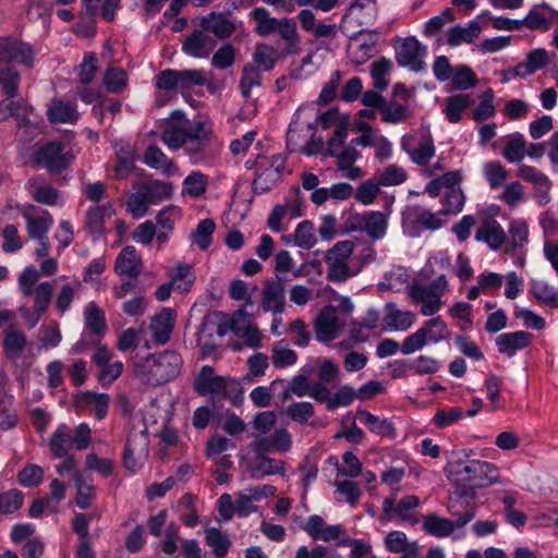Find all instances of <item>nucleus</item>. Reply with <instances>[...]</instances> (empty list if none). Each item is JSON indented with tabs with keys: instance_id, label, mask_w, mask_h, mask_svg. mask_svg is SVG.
<instances>
[{
	"instance_id": "nucleus-43",
	"label": "nucleus",
	"mask_w": 558,
	"mask_h": 558,
	"mask_svg": "<svg viewBox=\"0 0 558 558\" xmlns=\"http://www.w3.org/2000/svg\"><path fill=\"white\" fill-rule=\"evenodd\" d=\"M462 499H458L454 495L450 497V504L448 507L449 512L458 517L456 521H453L454 527H463L465 526L476 514V504L474 500L468 501L465 505V511L461 514L458 510V505Z\"/></svg>"
},
{
	"instance_id": "nucleus-15",
	"label": "nucleus",
	"mask_w": 558,
	"mask_h": 558,
	"mask_svg": "<svg viewBox=\"0 0 558 558\" xmlns=\"http://www.w3.org/2000/svg\"><path fill=\"white\" fill-rule=\"evenodd\" d=\"M338 318L332 306L324 307L315 320L316 339L320 342H329L335 339Z\"/></svg>"
},
{
	"instance_id": "nucleus-25",
	"label": "nucleus",
	"mask_w": 558,
	"mask_h": 558,
	"mask_svg": "<svg viewBox=\"0 0 558 558\" xmlns=\"http://www.w3.org/2000/svg\"><path fill=\"white\" fill-rule=\"evenodd\" d=\"M481 26L476 22H471L468 27L456 25L447 33V43L450 46H458L461 43L471 44L480 36Z\"/></svg>"
},
{
	"instance_id": "nucleus-42",
	"label": "nucleus",
	"mask_w": 558,
	"mask_h": 558,
	"mask_svg": "<svg viewBox=\"0 0 558 558\" xmlns=\"http://www.w3.org/2000/svg\"><path fill=\"white\" fill-rule=\"evenodd\" d=\"M510 241L506 247V253H510L524 245L529 239V228L523 220H512L509 226Z\"/></svg>"
},
{
	"instance_id": "nucleus-20",
	"label": "nucleus",
	"mask_w": 558,
	"mask_h": 558,
	"mask_svg": "<svg viewBox=\"0 0 558 558\" xmlns=\"http://www.w3.org/2000/svg\"><path fill=\"white\" fill-rule=\"evenodd\" d=\"M144 162L153 168L161 170L166 175H172L178 171L175 163L168 159L163 151L157 145H149L144 154Z\"/></svg>"
},
{
	"instance_id": "nucleus-47",
	"label": "nucleus",
	"mask_w": 558,
	"mask_h": 558,
	"mask_svg": "<svg viewBox=\"0 0 558 558\" xmlns=\"http://www.w3.org/2000/svg\"><path fill=\"white\" fill-rule=\"evenodd\" d=\"M353 250L354 243L350 240L337 242L331 248L327 251L325 262L348 264L347 262L352 255Z\"/></svg>"
},
{
	"instance_id": "nucleus-44",
	"label": "nucleus",
	"mask_w": 558,
	"mask_h": 558,
	"mask_svg": "<svg viewBox=\"0 0 558 558\" xmlns=\"http://www.w3.org/2000/svg\"><path fill=\"white\" fill-rule=\"evenodd\" d=\"M483 171L490 189L493 190L502 186L508 178L507 169L499 161L486 162Z\"/></svg>"
},
{
	"instance_id": "nucleus-33",
	"label": "nucleus",
	"mask_w": 558,
	"mask_h": 558,
	"mask_svg": "<svg viewBox=\"0 0 558 558\" xmlns=\"http://www.w3.org/2000/svg\"><path fill=\"white\" fill-rule=\"evenodd\" d=\"M73 438L66 432L65 426L59 427L49 440V448L56 458L66 457L69 450L73 447Z\"/></svg>"
},
{
	"instance_id": "nucleus-60",
	"label": "nucleus",
	"mask_w": 558,
	"mask_h": 558,
	"mask_svg": "<svg viewBox=\"0 0 558 558\" xmlns=\"http://www.w3.org/2000/svg\"><path fill=\"white\" fill-rule=\"evenodd\" d=\"M178 76L179 88L182 92L206 84V77L202 70H178Z\"/></svg>"
},
{
	"instance_id": "nucleus-54",
	"label": "nucleus",
	"mask_w": 558,
	"mask_h": 558,
	"mask_svg": "<svg viewBox=\"0 0 558 558\" xmlns=\"http://www.w3.org/2000/svg\"><path fill=\"white\" fill-rule=\"evenodd\" d=\"M452 84L458 90H465L476 86L477 78L468 65H458L452 75Z\"/></svg>"
},
{
	"instance_id": "nucleus-8",
	"label": "nucleus",
	"mask_w": 558,
	"mask_h": 558,
	"mask_svg": "<svg viewBox=\"0 0 558 558\" xmlns=\"http://www.w3.org/2000/svg\"><path fill=\"white\" fill-rule=\"evenodd\" d=\"M284 292V284L280 277L266 279L262 291V308L264 312L282 313L286 307Z\"/></svg>"
},
{
	"instance_id": "nucleus-17",
	"label": "nucleus",
	"mask_w": 558,
	"mask_h": 558,
	"mask_svg": "<svg viewBox=\"0 0 558 558\" xmlns=\"http://www.w3.org/2000/svg\"><path fill=\"white\" fill-rule=\"evenodd\" d=\"M254 453L255 457L248 465L253 477L259 478L272 474H284V461L269 458L267 453Z\"/></svg>"
},
{
	"instance_id": "nucleus-14",
	"label": "nucleus",
	"mask_w": 558,
	"mask_h": 558,
	"mask_svg": "<svg viewBox=\"0 0 558 558\" xmlns=\"http://www.w3.org/2000/svg\"><path fill=\"white\" fill-rule=\"evenodd\" d=\"M534 336L527 331L507 332L496 338V345L500 353L513 356L518 350L530 345Z\"/></svg>"
},
{
	"instance_id": "nucleus-1",
	"label": "nucleus",
	"mask_w": 558,
	"mask_h": 558,
	"mask_svg": "<svg viewBox=\"0 0 558 558\" xmlns=\"http://www.w3.org/2000/svg\"><path fill=\"white\" fill-rule=\"evenodd\" d=\"M445 472L456 486L453 495L458 499L475 500L477 489L488 487L499 478V470L492 463L481 460H454L448 462Z\"/></svg>"
},
{
	"instance_id": "nucleus-36",
	"label": "nucleus",
	"mask_w": 558,
	"mask_h": 558,
	"mask_svg": "<svg viewBox=\"0 0 558 558\" xmlns=\"http://www.w3.org/2000/svg\"><path fill=\"white\" fill-rule=\"evenodd\" d=\"M277 59V50L267 44H258L253 53L254 65L263 71L272 70Z\"/></svg>"
},
{
	"instance_id": "nucleus-56",
	"label": "nucleus",
	"mask_w": 558,
	"mask_h": 558,
	"mask_svg": "<svg viewBox=\"0 0 558 558\" xmlns=\"http://www.w3.org/2000/svg\"><path fill=\"white\" fill-rule=\"evenodd\" d=\"M20 73L12 66L0 68V84L4 94L12 98L17 95Z\"/></svg>"
},
{
	"instance_id": "nucleus-30",
	"label": "nucleus",
	"mask_w": 558,
	"mask_h": 558,
	"mask_svg": "<svg viewBox=\"0 0 558 558\" xmlns=\"http://www.w3.org/2000/svg\"><path fill=\"white\" fill-rule=\"evenodd\" d=\"M140 186L144 191L150 204H155L163 198L170 197L173 191L172 183L159 180L146 181Z\"/></svg>"
},
{
	"instance_id": "nucleus-4",
	"label": "nucleus",
	"mask_w": 558,
	"mask_h": 558,
	"mask_svg": "<svg viewBox=\"0 0 558 558\" xmlns=\"http://www.w3.org/2000/svg\"><path fill=\"white\" fill-rule=\"evenodd\" d=\"M73 159V155L62 143L50 142L35 153V162L45 167L50 174H60Z\"/></svg>"
},
{
	"instance_id": "nucleus-63",
	"label": "nucleus",
	"mask_w": 558,
	"mask_h": 558,
	"mask_svg": "<svg viewBox=\"0 0 558 558\" xmlns=\"http://www.w3.org/2000/svg\"><path fill=\"white\" fill-rule=\"evenodd\" d=\"M44 478V470L36 464H27L17 474L19 483L25 487H36Z\"/></svg>"
},
{
	"instance_id": "nucleus-49",
	"label": "nucleus",
	"mask_w": 558,
	"mask_h": 558,
	"mask_svg": "<svg viewBox=\"0 0 558 558\" xmlns=\"http://www.w3.org/2000/svg\"><path fill=\"white\" fill-rule=\"evenodd\" d=\"M183 185L186 194L199 197L206 192L208 178L199 171H193L184 179Z\"/></svg>"
},
{
	"instance_id": "nucleus-7",
	"label": "nucleus",
	"mask_w": 558,
	"mask_h": 558,
	"mask_svg": "<svg viewBox=\"0 0 558 558\" xmlns=\"http://www.w3.org/2000/svg\"><path fill=\"white\" fill-rule=\"evenodd\" d=\"M292 446L290 433L286 428L276 429L269 436L256 437L248 447L253 452L271 453L287 452Z\"/></svg>"
},
{
	"instance_id": "nucleus-27",
	"label": "nucleus",
	"mask_w": 558,
	"mask_h": 558,
	"mask_svg": "<svg viewBox=\"0 0 558 558\" xmlns=\"http://www.w3.org/2000/svg\"><path fill=\"white\" fill-rule=\"evenodd\" d=\"M438 215L440 214H433L430 210L420 206H413L409 208V217L411 218V222L427 230H437L441 228L444 222L438 218Z\"/></svg>"
},
{
	"instance_id": "nucleus-51",
	"label": "nucleus",
	"mask_w": 558,
	"mask_h": 558,
	"mask_svg": "<svg viewBox=\"0 0 558 558\" xmlns=\"http://www.w3.org/2000/svg\"><path fill=\"white\" fill-rule=\"evenodd\" d=\"M262 83V75L256 68V65L252 63H247L243 68L242 77L240 81V89L242 95L245 98L251 96V89L254 86H259Z\"/></svg>"
},
{
	"instance_id": "nucleus-41",
	"label": "nucleus",
	"mask_w": 558,
	"mask_h": 558,
	"mask_svg": "<svg viewBox=\"0 0 558 558\" xmlns=\"http://www.w3.org/2000/svg\"><path fill=\"white\" fill-rule=\"evenodd\" d=\"M363 228L372 239L377 240L385 234L387 229V220L383 213H368L363 217Z\"/></svg>"
},
{
	"instance_id": "nucleus-64",
	"label": "nucleus",
	"mask_w": 558,
	"mask_h": 558,
	"mask_svg": "<svg viewBox=\"0 0 558 558\" xmlns=\"http://www.w3.org/2000/svg\"><path fill=\"white\" fill-rule=\"evenodd\" d=\"M149 204L150 203H149L147 196L145 195L144 191L140 186L135 193L130 195L128 203H126V207H128V210L135 218H140V217L145 216Z\"/></svg>"
},
{
	"instance_id": "nucleus-26",
	"label": "nucleus",
	"mask_w": 558,
	"mask_h": 558,
	"mask_svg": "<svg viewBox=\"0 0 558 558\" xmlns=\"http://www.w3.org/2000/svg\"><path fill=\"white\" fill-rule=\"evenodd\" d=\"M517 175L522 180L532 183L541 193L547 194L550 190L551 182L548 177L534 167L521 165L517 170Z\"/></svg>"
},
{
	"instance_id": "nucleus-37",
	"label": "nucleus",
	"mask_w": 558,
	"mask_h": 558,
	"mask_svg": "<svg viewBox=\"0 0 558 558\" xmlns=\"http://www.w3.org/2000/svg\"><path fill=\"white\" fill-rule=\"evenodd\" d=\"M25 335L14 326H9L3 339V351L5 355L20 354L26 347Z\"/></svg>"
},
{
	"instance_id": "nucleus-29",
	"label": "nucleus",
	"mask_w": 558,
	"mask_h": 558,
	"mask_svg": "<svg viewBox=\"0 0 558 558\" xmlns=\"http://www.w3.org/2000/svg\"><path fill=\"white\" fill-rule=\"evenodd\" d=\"M48 119L51 123L74 122L78 119V113L75 106L56 100L48 110Z\"/></svg>"
},
{
	"instance_id": "nucleus-34",
	"label": "nucleus",
	"mask_w": 558,
	"mask_h": 558,
	"mask_svg": "<svg viewBox=\"0 0 558 558\" xmlns=\"http://www.w3.org/2000/svg\"><path fill=\"white\" fill-rule=\"evenodd\" d=\"M205 534L206 544L213 548V553L218 558L225 557L231 546L229 536L216 527L205 530Z\"/></svg>"
},
{
	"instance_id": "nucleus-35",
	"label": "nucleus",
	"mask_w": 558,
	"mask_h": 558,
	"mask_svg": "<svg viewBox=\"0 0 558 558\" xmlns=\"http://www.w3.org/2000/svg\"><path fill=\"white\" fill-rule=\"evenodd\" d=\"M74 483L76 487L75 502L81 509L90 507L95 499V487L90 482H87L80 473L74 474Z\"/></svg>"
},
{
	"instance_id": "nucleus-28",
	"label": "nucleus",
	"mask_w": 558,
	"mask_h": 558,
	"mask_svg": "<svg viewBox=\"0 0 558 558\" xmlns=\"http://www.w3.org/2000/svg\"><path fill=\"white\" fill-rule=\"evenodd\" d=\"M530 293L542 304L558 308V289L550 287L545 281L533 280Z\"/></svg>"
},
{
	"instance_id": "nucleus-61",
	"label": "nucleus",
	"mask_w": 558,
	"mask_h": 558,
	"mask_svg": "<svg viewBox=\"0 0 558 558\" xmlns=\"http://www.w3.org/2000/svg\"><path fill=\"white\" fill-rule=\"evenodd\" d=\"M408 175L403 168L396 165H389L378 177V184L380 186L399 185L407 180Z\"/></svg>"
},
{
	"instance_id": "nucleus-58",
	"label": "nucleus",
	"mask_w": 558,
	"mask_h": 558,
	"mask_svg": "<svg viewBox=\"0 0 558 558\" xmlns=\"http://www.w3.org/2000/svg\"><path fill=\"white\" fill-rule=\"evenodd\" d=\"M236 50L231 44L222 45L213 56L211 65L219 70H226L235 62Z\"/></svg>"
},
{
	"instance_id": "nucleus-46",
	"label": "nucleus",
	"mask_w": 558,
	"mask_h": 558,
	"mask_svg": "<svg viewBox=\"0 0 558 558\" xmlns=\"http://www.w3.org/2000/svg\"><path fill=\"white\" fill-rule=\"evenodd\" d=\"M392 68V62L381 57L371 65V75L374 78V88L378 90H384L388 86V82L385 76L390 72Z\"/></svg>"
},
{
	"instance_id": "nucleus-57",
	"label": "nucleus",
	"mask_w": 558,
	"mask_h": 558,
	"mask_svg": "<svg viewBox=\"0 0 558 558\" xmlns=\"http://www.w3.org/2000/svg\"><path fill=\"white\" fill-rule=\"evenodd\" d=\"M464 194L461 189L447 190L444 198V209L439 210L441 215L458 214L464 205Z\"/></svg>"
},
{
	"instance_id": "nucleus-12",
	"label": "nucleus",
	"mask_w": 558,
	"mask_h": 558,
	"mask_svg": "<svg viewBox=\"0 0 558 558\" xmlns=\"http://www.w3.org/2000/svg\"><path fill=\"white\" fill-rule=\"evenodd\" d=\"M143 269V262L132 245L122 248L116 259L114 270L120 276L137 278Z\"/></svg>"
},
{
	"instance_id": "nucleus-18",
	"label": "nucleus",
	"mask_w": 558,
	"mask_h": 558,
	"mask_svg": "<svg viewBox=\"0 0 558 558\" xmlns=\"http://www.w3.org/2000/svg\"><path fill=\"white\" fill-rule=\"evenodd\" d=\"M476 241L485 242L492 250L500 248L507 235L500 223L494 219L482 222L475 233Z\"/></svg>"
},
{
	"instance_id": "nucleus-32",
	"label": "nucleus",
	"mask_w": 558,
	"mask_h": 558,
	"mask_svg": "<svg viewBox=\"0 0 558 558\" xmlns=\"http://www.w3.org/2000/svg\"><path fill=\"white\" fill-rule=\"evenodd\" d=\"M469 95H453L446 99L445 113L449 122L458 123L461 120V113L472 105Z\"/></svg>"
},
{
	"instance_id": "nucleus-10",
	"label": "nucleus",
	"mask_w": 558,
	"mask_h": 558,
	"mask_svg": "<svg viewBox=\"0 0 558 558\" xmlns=\"http://www.w3.org/2000/svg\"><path fill=\"white\" fill-rule=\"evenodd\" d=\"M216 46V40L206 31L194 29L182 43V51L194 58H207Z\"/></svg>"
},
{
	"instance_id": "nucleus-5",
	"label": "nucleus",
	"mask_w": 558,
	"mask_h": 558,
	"mask_svg": "<svg viewBox=\"0 0 558 558\" xmlns=\"http://www.w3.org/2000/svg\"><path fill=\"white\" fill-rule=\"evenodd\" d=\"M194 390L199 396L225 399L227 397V384L222 376L215 375L211 366L205 365L201 368L193 383Z\"/></svg>"
},
{
	"instance_id": "nucleus-11",
	"label": "nucleus",
	"mask_w": 558,
	"mask_h": 558,
	"mask_svg": "<svg viewBox=\"0 0 558 558\" xmlns=\"http://www.w3.org/2000/svg\"><path fill=\"white\" fill-rule=\"evenodd\" d=\"M174 311L162 308L156 314L150 323L151 339L157 344H165L169 341L174 327Z\"/></svg>"
},
{
	"instance_id": "nucleus-50",
	"label": "nucleus",
	"mask_w": 558,
	"mask_h": 558,
	"mask_svg": "<svg viewBox=\"0 0 558 558\" xmlns=\"http://www.w3.org/2000/svg\"><path fill=\"white\" fill-rule=\"evenodd\" d=\"M213 137V131L205 121L191 122L185 118V142L196 140L209 143Z\"/></svg>"
},
{
	"instance_id": "nucleus-52",
	"label": "nucleus",
	"mask_w": 558,
	"mask_h": 558,
	"mask_svg": "<svg viewBox=\"0 0 558 558\" xmlns=\"http://www.w3.org/2000/svg\"><path fill=\"white\" fill-rule=\"evenodd\" d=\"M98 60L94 52L84 57L83 61L76 66L78 81L82 85H88L94 80L98 71Z\"/></svg>"
},
{
	"instance_id": "nucleus-48",
	"label": "nucleus",
	"mask_w": 558,
	"mask_h": 558,
	"mask_svg": "<svg viewBox=\"0 0 558 558\" xmlns=\"http://www.w3.org/2000/svg\"><path fill=\"white\" fill-rule=\"evenodd\" d=\"M170 281H173L175 290L185 293L189 292L195 281L192 266L189 264H180L174 274L171 275Z\"/></svg>"
},
{
	"instance_id": "nucleus-38",
	"label": "nucleus",
	"mask_w": 558,
	"mask_h": 558,
	"mask_svg": "<svg viewBox=\"0 0 558 558\" xmlns=\"http://www.w3.org/2000/svg\"><path fill=\"white\" fill-rule=\"evenodd\" d=\"M216 223L213 219H203L198 222L196 229L192 232L191 239L198 248L207 250L213 240V233L215 232Z\"/></svg>"
},
{
	"instance_id": "nucleus-2",
	"label": "nucleus",
	"mask_w": 558,
	"mask_h": 558,
	"mask_svg": "<svg viewBox=\"0 0 558 558\" xmlns=\"http://www.w3.org/2000/svg\"><path fill=\"white\" fill-rule=\"evenodd\" d=\"M182 363V357L177 351L167 350L134 362V373L143 383L159 386L175 378Z\"/></svg>"
},
{
	"instance_id": "nucleus-53",
	"label": "nucleus",
	"mask_w": 558,
	"mask_h": 558,
	"mask_svg": "<svg viewBox=\"0 0 558 558\" xmlns=\"http://www.w3.org/2000/svg\"><path fill=\"white\" fill-rule=\"evenodd\" d=\"M24 496L19 489H9L0 494V513L11 514L23 505Z\"/></svg>"
},
{
	"instance_id": "nucleus-19",
	"label": "nucleus",
	"mask_w": 558,
	"mask_h": 558,
	"mask_svg": "<svg viewBox=\"0 0 558 558\" xmlns=\"http://www.w3.org/2000/svg\"><path fill=\"white\" fill-rule=\"evenodd\" d=\"M548 64V52L543 49H534L526 54L524 62L513 68V74L522 78L544 69Z\"/></svg>"
},
{
	"instance_id": "nucleus-23",
	"label": "nucleus",
	"mask_w": 558,
	"mask_h": 558,
	"mask_svg": "<svg viewBox=\"0 0 558 558\" xmlns=\"http://www.w3.org/2000/svg\"><path fill=\"white\" fill-rule=\"evenodd\" d=\"M110 398L107 393H96L93 391L80 392L75 398V407H82L84 403L95 405V416L97 420H102L108 412Z\"/></svg>"
},
{
	"instance_id": "nucleus-39",
	"label": "nucleus",
	"mask_w": 558,
	"mask_h": 558,
	"mask_svg": "<svg viewBox=\"0 0 558 558\" xmlns=\"http://www.w3.org/2000/svg\"><path fill=\"white\" fill-rule=\"evenodd\" d=\"M85 324L94 335L102 336L107 331L105 313L94 302L89 303L86 308Z\"/></svg>"
},
{
	"instance_id": "nucleus-45",
	"label": "nucleus",
	"mask_w": 558,
	"mask_h": 558,
	"mask_svg": "<svg viewBox=\"0 0 558 558\" xmlns=\"http://www.w3.org/2000/svg\"><path fill=\"white\" fill-rule=\"evenodd\" d=\"M238 338L244 340V343L247 347L257 349L260 347L262 335L257 328V326L248 324L246 327H243L239 324V322L234 318L233 327L231 330Z\"/></svg>"
},
{
	"instance_id": "nucleus-13",
	"label": "nucleus",
	"mask_w": 558,
	"mask_h": 558,
	"mask_svg": "<svg viewBox=\"0 0 558 558\" xmlns=\"http://www.w3.org/2000/svg\"><path fill=\"white\" fill-rule=\"evenodd\" d=\"M234 317L220 311H211L206 314L201 325V332H207L208 337L217 335L223 337L232 330Z\"/></svg>"
},
{
	"instance_id": "nucleus-24",
	"label": "nucleus",
	"mask_w": 558,
	"mask_h": 558,
	"mask_svg": "<svg viewBox=\"0 0 558 558\" xmlns=\"http://www.w3.org/2000/svg\"><path fill=\"white\" fill-rule=\"evenodd\" d=\"M501 155L508 162H520L526 155L524 136L520 133L508 135Z\"/></svg>"
},
{
	"instance_id": "nucleus-6",
	"label": "nucleus",
	"mask_w": 558,
	"mask_h": 558,
	"mask_svg": "<svg viewBox=\"0 0 558 558\" xmlns=\"http://www.w3.org/2000/svg\"><path fill=\"white\" fill-rule=\"evenodd\" d=\"M426 53V47L414 37H408L396 49V60L399 65L408 66L413 72L424 70L425 62L422 57Z\"/></svg>"
},
{
	"instance_id": "nucleus-62",
	"label": "nucleus",
	"mask_w": 558,
	"mask_h": 558,
	"mask_svg": "<svg viewBox=\"0 0 558 558\" xmlns=\"http://www.w3.org/2000/svg\"><path fill=\"white\" fill-rule=\"evenodd\" d=\"M53 220L51 216L47 217H31L27 219V231L31 238L37 240H44L47 238V232Z\"/></svg>"
},
{
	"instance_id": "nucleus-55",
	"label": "nucleus",
	"mask_w": 558,
	"mask_h": 558,
	"mask_svg": "<svg viewBox=\"0 0 558 558\" xmlns=\"http://www.w3.org/2000/svg\"><path fill=\"white\" fill-rule=\"evenodd\" d=\"M295 244L304 250H310L316 243L314 226L311 221L304 220L296 227L294 232Z\"/></svg>"
},
{
	"instance_id": "nucleus-40",
	"label": "nucleus",
	"mask_w": 558,
	"mask_h": 558,
	"mask_svg": "<svg viewBox=\"0 0 558 558\" xmlns=\"http://www.w3.org/2000/svg\"><path fill=\"white\" fill-rule=\"evenodd\" d=\"M102 84L109 93L119 94L126 87L128 74L122 68H109L105 72Z\"/></svg>"
},
{
	"instance_id": "nucleus-59",
	"label": "nucleus",
	"mask_w": 558,
	"mask_h": 558,
	"mask_svg": "<svg viewBox=\"0 0 558 558\" xmlns=\"http://www.w3.org/2000/svg\"><path fill=\"white\" fill-rule=\"evenodd\" d=\"M284 413L292 421L304 424L314 415V407L311 402H293Z\"/></svg>"
},
{
	"instance_id": "nucleus-31",
	"label": "nucleus",
	"mask_w": 558,
	"mask_h": 558,
	"mask_svg": "<svg viewBox=\"0 0 558 558\" xmlns=\"http://www.w3.org/2000/svg\"><path fill=\"white\" fill-rule=\"evenodd\" d=\"M424 530L437 537L449 536L454 531L453 521L440 518L435 513L428 514L423 522Z\"/></svg>"
},
{
	"instance_id": "nucleus-21",
	"label": "nucleus",
	"mask_w": 558,
	"mask_h": 558,
	"mask_svg": "<svg viewBox=\"0 0 558 558\" xmlns=\"http://www.w3.org/2000/svg\"><path fill=\"white\" fill-rule=\"evenodd\" d=\"M386 312L384 320L389 329L407 330L415 320L414 313L409 311L402 312L392 302L386 304Z\"/></svg>"
},
{
	"instance_id": "nucleus-3",
	"label": "nucleus",
	"mask_w": 558,
	"mask_h": 558,
	"mask_svg": "<svg viewBox=\"0 0 558 558\" xmlns=\"http://www.w3.org/2000/svg\"><path fill=\"white\" fill-rule=\"evenodd\" d=\"M250 16L256 22L255 33L262 37L278 33L280 38L286 41L284 54H299L300 35L296 29V22L293 19L271 17L268 10L259 7L251 11Z\"/></svg>"
},
{
	"instance_id": "nucleus-22",
	"label": "nucleus",
	"mask_w": 558,
	"mask_h": 558,
	"mask_svg": "<svg viewBox=\"0 0 558 558\" xmlns=\"http://www.w3.org/2000/svg\"><path fill=\"white\" fill-rule=\"evenodd\" d=\"M356 416L364 423L368 429L376 435L381 437H391L396 436V428L391 421L387 418H380L366 410H359L356 412Z\"/></svg>"
},
{
	"instance_id": "nucleus-9",
	"label": "nucleus",
	"mask_w": 558,
	"mask_h": 558,
	"mask_svg": "<svg viewBox=\"0 0 558 558\" xmlns=\"http://www.w3.org/2000/svg\"><path fill=\"white\" fill-rule=\"evenodd\" d=\"M161 141L171 149H178L185 143V113L175 110L165 123Z\"/></svg>"
},
{
	"instance_id": "nucleus-16",
	"label": "nucleus",
	"mask_w": 558,
	"mask_h": 558,
	"mask_svg": "<svg viewBox=\"0 0 558 558\" xmlns=\"http://www.w3.org/2000/svg\"><path fill=\"white\" fill-rule=\"evenodd\" d=\"M201 27L213 33L219 39L229 38L235 31V24L226 19L223 13L210 12L201 20Z\"/></svg>"
}]
</instances>
